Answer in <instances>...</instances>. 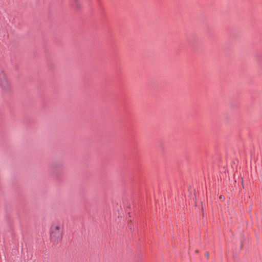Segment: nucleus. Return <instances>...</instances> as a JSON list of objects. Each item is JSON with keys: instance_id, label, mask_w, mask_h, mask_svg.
<instances>
[{"instance_id": "f257e3e1", "label": "nucleus", "mask_w": 262, "mask_h": 262, "mask_svg": "<svg viewBox=\"0 0 262 262\" xmlns=\"http://www.w3.org/2000/svg\"><path fill=\"white\" fill-rule=\"evenodd\" d=\"M63 234V228L59 224H53L50 229V238L51 241L57 244L61 241Z\"/></svg>"}, {"instance_id": "f03ea898", "label": "nucleus", "mask_w": 262, "mask_h": 262, "mask_svg": "<svg viewBox=\"0 0 262 262\" xmlns=\"http://www.w3.org/2000/svg\"><path fill=\"white\" fill-rule=\"evenodd\" d=\"M209 254L208 252H206V254H205V256L207 257H209Z\"/></svg>"}]
</instances>
